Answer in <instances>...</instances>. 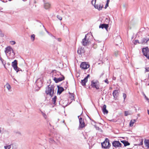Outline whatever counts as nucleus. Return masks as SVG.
I'll list each match as a JSON object with an SVG mask.
<instances>
[{"label":"nucleus","instance_id":"1","mask_svg":"<svg viewBox=\"0 0 149 149\" xmlns=\"http://www.w3.org/2000/svg\"><path fill=\"white\" fill-rule=\"evenodd\" d=\"M55 86L53 85H49L46 88L45 93L47 95L52 97L54 93Z\"/></svg>","mask_w":149,"mask_h":149},{"label":"nucleus","instance_id":"2","mask_svg":"<svg viewBox=\"0 0 149 149\" xmlns=\"http://www.w3.org/2000/svg\"><path fill=\"white\" fill-rule=\"evenodd\" d=\"M56 74L58 76L59 75L61 76V77H54L53 80L56 83H57L64 79V77L63 75H62L60 72H57L56 73Z\"/></svg>","mask_w":149,"mask_h":149},{"label":"nucleus","instance_id":"3","mask_svg":"<svg viewBox=\"0 0 149 149\" xmlns=\"http://www.w3.org/2000/svg\"><path fill=\"white\" fill-rule=\"evenodd\" d=\"M101 145L102 148L105 149L109 148L111 146L109 140L107 138L105 139V141L102 143Z\"/></svg>","mask_w":149,"mask_h":149},{"label":"nucleus","instance_id":"4","mask_svg":"<svg viewBox=\"0 0 149 149\" xmlns=\"http://www.w3.org/2000/svg\"><path fill=\"white\" fill-rule=\"evenodd\" d=\"M88 34H86L84 38L82 39L81 42L82 44L84 46H86L89 44L90 41L89 40L88 37Z\"/></svg>","mask_w":149,"mask_h":149},{"label":"nucleus","instance_id":"5","mask_svg":"<svg viewBox=\"0 0 149 149\" xmlns=\"http://www.w3.org/2000/svg\"><path fill=\"white\" fill-rule=\"evenodd\" d=\"M79 116H78L79 119V125L78 129H80L84 127L85 126V124L84 119L81 117L79 118Z\"/></svg>","mask_w":149,"mask_h":149},{"label":"nucleus","instance_id":"6","mask_svg":"<svg viewBox=\"0 0 149 149\" xmlns=\"http://www.w3.org/2000/svg\"><path fill=\"white\" fill-rule=\"evenodd\" d=\"M91 85L92 87L95 88L96 89L98 90L99 89V83L97 81H91Z\"/></svg>","mask_w":149,"mask_h":149},{"label":"nucleus","instance_id":"7","mask_svg":"<svg viewBox=\"0 0 149 149\" xmlns=\"http://www.w3.org/2000/svg\"><path fill=\"white\" fill-rule=\"evenodd\" d=\"M143 55L149 59V49L148 47L143 48L142 50Z\"/></svg>","mask_w":149,"mask_h":149},{"label":"nucleus","instance_id":"8","mask_svg":"<svg viewBox=\"0 0 149 149\" xmlns=\"http://www.w3.org/2000/svg\"><path fill=\"white\" fill-rule=\"evenodd\" d=\"M11 51L13 52V49L10 47L9 46L6 48L5 52L6 55L8 57V55L10 54Z\"/></svg>","mask_w":149,"mask_h":149},{"label":"nucleus","instance_id":"9","mask_svg":"<svg viewBox=\"0 0 149 149\" xmlns=\"http://www.w3.org/2000/svg\"><path fill=\"white\" fill-rule=\"evenodd\" d=\"M80 67L82 69H86L89 67V65L86 62H83L81 63Z\"/></svg>","mask_w":149,"mask_h":149},{"label":"nucleus","instance_id":"10","mask_svg":"<svg viewBox=\"0 0 149 149\" xmlns=\"http://www.w3.org/2000/svg\"><path fill=\"white\" fill-rule=\"evenodd\" d=\"M5 149H16L17 148L16 145L14 144H12L8 146H4Z\"/></svg>","mask_w":149,"mask_h":149},{"label":"nucleus","instance_id":"11","mask_svg":"<svg viewBox=\"0 0 149 149\" xmlns=\"http://www.w3.org/2000/svg\"><path fill=\"white\" fill-rule=\"evenodd\" d=\"M112 145L115 148L118 147H121L122 144L119 141H115L112 142Z\"/></svg>","mask_w":149,"mask_h":149},{"label":"nucleus","instance_id":"12","mask_svg":"<svg viewBox=\"0 0 149 149\" xmlns=\"http://www.w3.org/2000/svg\"><path fill=\"white\" fill-rule=\"evenodd\" d=\"M90 77V75L88 74L87 76L85 77L83 80L81 81V84L83 86H84L86 85V83L88 81V79Z\"/></svg>","mask_w":149,"mask_h":149},{"label":"nucleus","instance_id":"13","mask_svg":"<svg viewBox=\"0 0 149 149\" xmlns=\"http://www.w3.org/2000/svg\"><path fill=\"white\" fill-rule=\"evenodd\" d=\"M92 5L94 6L95 8L98 9L99 10H101L103 8L102 5L101 4L96 5L95 3V4Z\"/></svg>","mask_w":149,"mask_h":149},{"label":"nucleus","instance_id":"14","mask_svg":"<svg viewBox=\"0 0 149 149\" xmlns=\"http://www.w3.org/2000/svg\"><path fill=\"white\" fill-rule=\"evenodd\" d=\"M17 61L16 60L12 62V66L15 70H17Z\"/></svg>","mask_w":149,"mask_h":149},{"label":"nucleus","instance_id":"15","mask_svg":"<svg viewBox=\"0 0 149 149\" xmlns=\"http://www.w3.org/2000/svg\"><path fill=\"white\" fill-rule=\"evenodd\" d=\"M119 91L118 90H115L113 93V95L114 98L116 99L118 96Z\"/></svg>","mask_w":149,"mask_h":149},{"label":"nucleus","instance_id":"16","mask_svg":"<svg viewBox=\"0 0 149 149\" xmlns=\"http://www.w3.org/2000/svg\"><path fill=\"white\" fill-rule=\"evenodd\" d=\"M108 24H101L99 26L100 28H101L102 29L105 28L107 30L108 28Z\"/></svg>","mask_w":149,"mask_h":149},{"label":"nucleus","instance_id":"17","mask_svg":"<svg viewBox=\"0 0 149 149\" xmlns=\"http://www.w3.org/2000/svg\"><path fill=\"white\" fill-rule=\"evenodd\" d=\"M77 53L79 54H82L84 53V48H82V47H79L77 50Z\"/></svg>","mask_w":149,"mask_h":149},{"label":"nucleus","instance_id":"18","mask_svg":"<svg viewBox=\"0 0 149 149\" xmlns=\"http://www.w3.org/2000/svg\"><path fill=\"white\" fill-rule=\"evenodd\" d=\"M58 87V93L59 95L64 90L63 87L60 86H57Z\"/></svg>","mask_w":149,"mask_h":149},{"label":"nucleus","instance_id":"19","mask_svg":"<svg viewBox=\"0 0 149 149\" xmlns=\"http://www.w3.org/2000/svg\"><path fill=\"white\" fill-rule=\"evenodd\" d=\"M120 53L119 51L116 50H115L113 52V56L116 57H118L120 55Z\"/></svg>","mask_w":149,"mask_h":149},{"label":"nucleus","instance_id":"20","mask_svg":"<svg viewBox=\"0 0 149 149\" xmlns=\"http://www.w3.org/2000/svg\"><path fill=\"white\" fill-rule=\"evenodd\" d=\"M149 40V38L146 39L145 38H143L140 40L139 43L141 44H143L144 42L146 43Z\"/></svg>","mask_w":149,"mask_h":149},{"label":"nucleus","instance_id":"21","mask_svg":"<svg viewBox=\"0 0 149 149\" xmlns=\"http://www.w3.org/2000/svg\"><path fill=\"white\" fill-rule=\"evenodd\" d=\"M106 105L104 104L102 107V109L103 112L104 114H107L108 113V111L106 109Z\"/></svg>","mask_w":149,"mask_h":149},{"label":"nucleus","instance_id":"22","mask_svg":"<svg viewBox=\"0 0 149 149\" xmlns=\"http://www.w3.org/2000/svg\"><path fill=\"white\" fill-rule=\"evenodd\" d=\"M51 5L49 3H46L44 4V7L46 9H47L50 8Z\"/></svg>","mask_w":149,"mask_h":149},{"label":"nucleus","instance_id":"23","mask_svg":"<svg viewBox=\"0 0 149 149\" xmlns=\"http://www.w3.org/2000/svg\"><path fill=\"white\" fill-rule=\"evenodd\" d=\"M121 142L124 144L125 146H129L130 145V143L127 141L125 140L121 141Z\"/></svg>","mask_w":149,"mask_h":149},{"label":"nucleus","instance_id":"24","mask_svg":"<svg viewBox=\"0 0 149 149\" xmlns=\"http://www.w3.org/2000/svg\"><path fill=\"white\" fill-rule=\"evenodd\" d=\"M136 120L135 119H132L131 120L130 123V127H132L134 123L135 122Z\"/></svg>","mask_w":149,"mask_h":149},{"label":"nucleus","instance_id":"25","mask_svg":"<svg viewBox=\"0 0 149 149\" xmlns=\"http://www.w3.org/2000/svg\"><path fill=\"white\" fill-rule=\"evenodd\" d=\"M144 142L146 146L149 148V140L145 139Z\"/></svg>","mask_w":149,"mask_h":149},{"label":"nucleus","instance_id":"26","mask_svg":"<svg viewBox=\"0 0 149 149\" xmlns=\"http://www.w3.org/2000/svg\"><path fill=\"white\" fill-rule=\"evenodd\" d=\"M56 96H55L52 98V101L53 103V104H54V105H56Z\"/></svg>","mask_w":149,"mask_h":149},{"label":"nucleus","instance_id":"27","mask_svg":"<svg viewBox=\"0 0 149 149\" xmlns=\"http://www.w3.org/2000/svg\"><path fill=\"white\" fill-rule=\"evenodd\" d=\"M132 113L129 111H125V116H127L128 115H131Z\"/></svg>","mask_w":149,"mask_h":149},{"label":"nucleus","instance_id":"28","mask_svg":"<svg viewBox=\"0 0 149 149\" xmlns=\"http://www.w3.org/2000/svg\"><path fill=\"white\" fill-rule=\"evenodd\" d=\"M37 85L39 87H41L42 86V82L41 81H38L37 83Z\"/></svg>","mask_w":149,"mask_h":149},{"label":"nucleus","instance_id":"29","mask_svg":"<svg viewBox=\"0 0 149 149\" xmlns=\"http://www.w3.org/2000/svg\"><path fill=\"white\" fill-rule=\"evenodd\" d=\"M6 88L9 91H10V90L11 88V86L8 83H7L6 85Z\"/></svg>","mask_w":149,"mask_h":149},{"label":"nucleus","instance_id":"30","mask_svg":"<svg viewBox=\"0 0 149 149\" xmlns=\"http://www.w3.org/2000/svg\"><path fill=\"white\" fill-rule=\"evenodd\" d=\"M35 36L34 34H32L31 35V38L32 41H33L35 40Z\"/></svg>","mask_w":149,"mask_h":149},{"label":"nucleus","instance_id":"31","mask_svg":"<svg viewBox=\"0 0 149 149\" xmlns=\"http://www.w3.org/2000/svg\"><path fill=\"white\" fill-rule=\"evenodd\" d=\"M2 64L4 66V67L6 69V66H5V65L6 64V62L4 60V61H3L2 62Z\"/></svg>","mask_w":149,"mask_h":149},{"label":"nucleus","instance_id":"32","mask_svg":"<svg viewBox=\"0 0 149 149\" xmlns=\"http://www.w3.org/2000/svg\"><path fill=\"white\" fill-rule=\"evenodd\" d=\"M10 43L12 45H14L16 43L15 41H11L10 42Z\"/></svg>","mask_w":149,"mask_h":149},{"label":"nucleus","instance_id":"33","mask_svg":"<svg viewBox=\"0 0 149 149\" xmlns=\"http://www.w3.org/2000/svg\"><path fill=\"white\" fill-rule=\"evenodd\" d=\"M57 18L60 20H61L62 19V17L61 16L59 15L57 16Z\"/></svg>","mask_w":149,"mask_h":149},{"label":"nucleus","instance_id":"34","mask_svg":"<svg viewBox=\"0 0 149 149\" xmlns=\"http://www.w3.org/2000/svg\"><path fill=\"white\" fill-rule=\"evenodd\" d=\"M145 72H149V67L145 68Z\"/></svg>","mask_w":149,"mask_h":149},{"label":"nucleus","instance_id":"35","mask_svg":"<svg viewBox=\"0 0 149 149\" xmlns=\"http://www.w3.org/2000/svg\"><path fill=\"white\" fill-rule=\"evenodd\" d=\"M96 2V0H93L91 1L92 4H95Z\"/></svg>","mask_w":149,"mask_h":149},{"label":"nucleus","instance_id":"36","mask_svg":"<svg viewBox=\"0 0 149 149\" xmlns=\"http://www.w3.org/2000/svg\"><path fill=\"white\" fill-rule=\"evenodd\" d=\"M0 36L3 37L4 36V34L2 33V31L0 30Z\"/></svg>","mask_w":149,"mask_h":149},{"label":"nucleus","instance_id":"37","mask_svg":"<svg viewBox=\"0 0 149 149\" xmlns=\"http://www.w3.org/2000/svg\"><path fill=\"white\" fill-rule=\"evenodd\" d=\"M42 115L46 119L47 118V116L45 113Z\"/></svg>","mask_w":149,"mask_h":149},{"label":"nucleus","instance_id":"38","mask_svg":"<svg viewBox=\"0 0 149 149\" xmlns=\"http://www.w3.org/2000/svg\"><path fill=\"white\" fill-rule=\"evenodd\" d=\"M15 70L17 72L19 71H22L21 69L19 68H18V67H17V70Z\"/></svg>","mask_w":149,"mask_h":149},{"label":"nucleus","instance_id":"39","mask_svg":"<svg viewBox=\"0 0 149 149\" xmlns=\"http://www.w3.org/2000/svg\"><path fill=\"white\" fill-rule=\"evenodd\" d=\"M123 97L124 98V100H125L126 98V95L125 93L123 94Z\"/></svg>","mask_w":149,"mask_h":149},{"label":"nucleus","instance_id":"40","mask_svg":"<svg viewBox=\"0 0 149 149\" xmlns=\"http://www.w3.org/2000/svg\"><path fill=\"white\" fill-rule=\"evenodd\" d=\"M143 95L145 97V98L147 100H148L149 98L146 96L144 94Z\"/></svg>","mask_w":149,"mask_h":149},{"label":"nucleus","instance_id":"41","mask_svg":"<svg viewBox=\"0 0 149 149\" xmlns=\"http://www.w3.org/2000/svg\"><path fill=\"white\" fill-rule=\"evenodd\" d=\"M108 6H109V4L108 3H106V5H105V7H104V8L105 9L106 8H107V7Z\"/></svg>","mask_w":149,"mask_h":149},{"label":"nucleus","instance_id":"42","mask_svg":"<svg viewBox=\"0 0 149 149\" xmlns=\"http://www.w3.org/2000/svg\"><path fill=\"white\" fill-rule=\"evenodd\" d=\"M104 82L107 84H109V81H108V80L107 79H106L105 80H104Z\"/></svg>","mask_w":149,"mask_h":149},{"label":"nucleus","instance_id":"43","mask_svg":"<svg viewBox=\"0 0 149 149\" xmlns=\"http://www.w3.org/2000/svg\"><path fill=\"white\" fill-rule=\"evenodd\" d=\"M93 47L94 48H96L97 47V45L96 44H94L93 45Z\"/></svg>","mask_w":149,"mask_h":149},{"label":"nucleus","instance_id":"44","mask_svg":"<svg viewBox=\"0 0 149 149\" xmlns=\"http://www.w3.org/2000/svg\"><path fill=\"white\" fill-rule=\"evenodd\" d=\"M57 39L58 41L59 42H61V39L60 38H58Z\"/></svg>","mask_w":149,"mask_h":149},{"label":"nucleus","instance_id":"45","mask_svg":"<svg viewBox=\"0 0 149 149\" xmlns=\"http://www.w3.org/2000/svg\"><path fill=\"white\" fill-rule=\"evenodd\" d=\"M135 42H136V43H139V42H140V41L138 40H135Z\"/></svg>","mask_w":149,"mask_h":149},{"label":"nucleus","instance_id":"46","mask_svg":"<svg viewBox=\"0 0 149 149\" xmlns=\"http://www.w3.org/2000/svg\"><path fill=\"white\" fill-rule=\"evenodd\" d=\"M16 133H17V134H19L20 135H21V133L19 132H16Z\"/></svg>","mask_w":149,"mask_h":149},{"label":"nucleus","instance_id":"47","mask_svg":"<svg viewBox=\"0 0 149 149\" xmlns=\"http://www.w3.org/2000/svg\"><path fill=\"white\" fill-rule=\"evenodd\" d=\"M5 134H7V135H9V133L7 131L5 133Z\"/></svg>","mask_w":149,"mask_h":149},{"label":"nucleus","instance_id":"48","mask_svg":"<svg viewBox=\"0 0 149 149\" xmlns=\"http://www.w3.org/2000/svg\"><path fill=\"white\" fill-rule=\"evenodd\" d=\"M110 0H107V3H109V2Z\"/></svg>","mask_w":149,"mask_h":149},{"label":"nucleus","instance_id":"49","mask_svg":"<svg viewBox=\"0 0 149 149\" xmlns=\"http://www.w3.org/2000/svg\"><path fill=\"white\" fill-rule=\"evenodd\" d=\"M40 112H41V113L42 114V115L44 113L42 111H40Z\"/></svg>","mask_w":149,"mask_h":149},{"label":"nucleus","instance_id":"50","mask_svg":"<svg viewBox=\"0 0 149 149\" xmlns=\"http://www.w3.org/2000/svg\"><path fill=\"white\" fill-rule=\"evenodd\" d=\"M0 60L1 61V62H2L3 61H4V60L2 58Z\"/></svg>","mask_w":149,"mask_h":149},{"label":"nucleus","instance_id":"51","mask_svg":"<svg viewBox=\"0 0 149 149\" xmlns=\"http://www.w3.org/2000/svg\"><path fill=\"white\" fill-rule=\"evenodd\" d=\"M0 60L1 61V62H2L3 61H4V60L2 58Z\"/></svg>","mask_w":149,"mask_h":149},{"label":"nucleus","instance_id":"52","mask_svg":"<svg viewBox=\"0 0 149 149\" xmlns=\"http://www.w3.org/2000/svg\"><path fill=\"white\" fill-rule=\"evenodd\" d=\"M45 30L47 32V33H49V32L45 28Z\"/></svg>","mask_w":149,"mask_h":149},{"label":"nucleus","instance_id":"53","mask_svg":"<svg viewBox=\"0 0 149 149\" xmlns=\"http://www.w3.org/2000/svg\"><path fill=\"white\" fill-rule=\"evenodd\" d=\"M141 110V109H140V107H138V111H139V110Z\"/></svg>","mask_w":149,"mask_h":149},{"label":"nucleus","instance_id":"54","mask_svg":"<svg viewBox=\"0 0 149 149\" xmlns=\"http://www.w3.org/2000/svg\"><path fill=\"white\" fill-rule=\"evenodd\" d=\"M134 108H135V110L136 111V112H137V109H136V107H134Z\"/></svg>","mask_w":149,"mask_h":149},{"label":"nucleus","instance_id":"55","mask_svg":"<svg viewBox=\"0 0 149 149\" xmlns=\"http://www.w3.org/2000/svg\"><path fill=\"white\" fill-rule=\"evenodd\" d=\"M147 111H148V114L149 115V110H147Z\"/></svg>","mask_w":149,"mask_h":149},{"label":"nucleus","instance_id":"56","mask_svg":"<svg viewBox=\"0 0 149 149\" xmlns=\"http://www.w3.org/2000/svg\"><path fill=\"white\" fill-rule=\"evenodd\" d=\"M7 64H8V65H10V63H7Z\"/></svg>","mask_w":149,"mask_h":149},{"label":"nucleus","instance_id":"57","mask_svg":"<svg viewBox=\"0 0 149 149\" xmlns=\"http://www.w3.org/2000/svg\"><path fill=\"white\" fill-rule=\"evenodd\" d=\"M1 128H0V133H1Z\"/></svg>","mask_w":149,"mask_h":149},{"label":"nucleus","instance_id":"58","mask_svg":"<svg viewBox=\"0 0 149 149\" xmlns=\"http://www.w3.org/2000/svg\"><path fill=\"white\" fill-rule=\"evenodd\" d=\"M97 41H98V42H101V41H100L99 40H97Z\"/></svg>","mask_w":149,"mask_h":149},{"label":"nucleus","instance_id":"59","mask_svg":"<svg viewBox=\"0 0 149 149\" xmlns=\"http://www.w3.org/2000/svg\"><path fill=\"white\" fill-rule=\"evenodd\" d=\"M141 143V145L143 144V142H142V141Z\"/></svg>","mask_w":149,"mask_h":149},{"label":"nucleus","instance_id":"60","mask_svg":"<svg viewBox=\"0 0 149 149\" xmlns=\"http://www.w3.org/2000/svg\"><path fill=\"white\" fill-rule=\"evenodd\" d=\"M2 58L1 57V56H0V60Z\"/></svg>","mask_w":149,"mask_h":149},{"label":"nucleus","instance_id":"61","mask_svg":"<svg viewBox=\"0 0 149 149\" xmlns=\"http://www.w3.org/2000/svg\"><path fill=\"white\" fill-rule=\"evenodd\" d=\"M147 100V101H148V102H149V99H148V100Z\"/></svg>","mask_w":149,"mask_h":149},{"label":"nucleus","instance_id":"62","mask_svg":"<svg viewBox=\"0 0 149 149\" xmlns=\"http://www.w3.org/2000/svg\"><path fill=\"white\" fill-rule=\"evenodd\" d=\"M139 115H140V114H138V116H139Z\"/></svg>","mask_w":149,"mask_h":149},{"label":"nucleus","instance_id":"63","mask_svg":"<svg viewBox=\"0 0 149 149\" xmlns=\"http://www.w3.org/2000/svg\"><path fill=\"white\" fill-rule=\"evenodd\" d=\"M8 1H12V0H8Z\"/></svg>","mask_w":149,"mask_h":149},{"label":"nucleus","instance_id":"64","mask_svg":"<svg viewBox=\"0 0 149 149\" xmlns=\"http://www.w3.org/2000/svg\"><path fill=\"white\" fill-rule=\"evenodd\" d=\"M55 76H56V77L57 76V75H56V74H55Z\"/></svg>","mask_w":149,"mask_h":149}]
</instances>
